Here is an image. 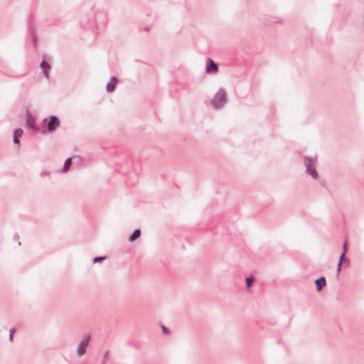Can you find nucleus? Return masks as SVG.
<instances>
[{"label":"nucleus","instance_id":"1","mask_svg":"<svg viewBox=\"0 0 364 364\" xmlns=\"http://www.w3.org/2000/svg\"><path fill=\"white\" fill-rule=\"evenodd\" d=\"M90 341L91 336L90 335H85L77 343L75 350V355L77 358H80L87 353Z\"/></svg>","mask_w":364,"mask_h":364},{"label":"nucleus","instance_id":"3","mask_svg":"<svg viewBox=\"0 0 364 364\" xmlns=\"http://www.w3.org/2000/svg\"><path fill=\"white\" fill-rule=\"evenodd\" d=\"M304 163L306 174L311 176L314 180H317L318 178V174L316 169L317 164L316 158L305 156Z\"/></svg>","mask_w":364,"mask_h":364},{"label":"nucleus","instance_id":"9","mask_svg":"<svg viewBox=\"0 0 364 364\" xmlns=\"http://www.w3.org/2000/svg\"><path fill=\"white\" fill-rule=\"evenodd\" d=\"M23 132L21 129H17L14 132V143L17 144L20 141V138L21 137Z\"/></svg>","mask_w":364,"mask_h":364},{"label":"nucleus","instance_id":"12","mask_svg":"<svg viewBox=\"0 0 364 364\" xmlns=\"http://www.w3.org/2000/svg\"><path fill=\"white\" fill-rule=\"evenodd\" d=\"M27 124L33 131H36V126H35V120L31 117H30L28 119Z\"/></svg>","mask_w":364,"mask_h":364},{"label":"nucleus","instance_id":"15","mask_svg":"<svg viewBox=\"0 0 364 364\" xmlns=\"http://www.w3.org/2000/svg\"><path fill=\"white\" fill-rule=\"evenodd\" d=\"M342 264H341V262H338L337 269H336V277L337 278H339L340 272L341 270Z\"/></svg>","mask_w":364,"mask_h":364},{"label":"nucleus","instance_id":"5","mask_svg":"<svg viewBox=\"0 0 364 364\" xmlns=\"http://www.w3.org/2000/svg\"><path fill=\"white\" fill-rule=\"evenodd\" d=\"M218 70V64L215 63L210 58H207L205 72L208 74H215Z\"/></svg>","mask_w":364,"mask_h":364},{"label":"nucleus","instance_id":"8","mask_svg":"<svg viewBox=\"0 0 364 364\" xmlns=\"http://www.w3.org/2000/svg\"><path fill=\"white\" fill-rule=\"evenodd\" d=\"M316 290L320 291L323 287L326 284V279L324 277H321L315 281Z\"/></svg>","mask_w":364,"mask_h":364},{"label":"nucleus","instance_id":"19","mask_svg":"<svg viewBox=\"0 0 364 364\" xmlns=\"http://www.w3.org/2000/svg\"><path fill=\"white\" fill-rule=\"evenodd\" d=\"M106 361H107V358H106V355H105L104 359L102 360V364H105Z\"/></svg>","mask_w":364,"mask_h":364},{"label":"nucleus","instance_id":"13","mask_svg":"<svg viewBox=\"0 0 364 364\" xmlns=\"http://www.w3.org/2000/svg\"><path fill=\"white\" fill-rule=\"evenodd\" d=\"M71 161H72L71 157H69L65 160L62 171L65 172L68 171V169L69 168V167L71 165Z\"/></svg>","mask_w":364,"mask_h":364},{"label":"nucleus","instance_id":"16","mask_svg":"<svg viewBox=\"0 0 364 364\" xmlns=\"http://www.w3.org/2000/svg\"><path fill=\"white\" fill-rule=\"evenodd\" d=\"M106 259V257H105V256L96 257H95V258L93 259V262H94V263H96V262H99V261H100V260H104V259Z\"/></svg>","mask_w":364,"mask_h":364},{"label":"nucleus","instance_id":"2","mask_svg":"<svg viewBox=\"0 0 364 364\" xmlns=\"http://www.w3.org/2000/svg\"><path fill=\"white\" fill-rule=\"evenodd\" d=\"M227 102V94L224 89H220L213 96L210 104L215 109L223 108Z\"/></svg>","mask_w":364,"mask_h":364},{"label":"nucleus","instance_id":"6","mask_svg":"<svg viewBox=\"0 0 364 364\" xmlns=\"http://www.w3.org/2000/svg\"><path fill=\"white\" fill-rule=\"evenodd\" d=\"M40 68L46 79H49V72L50 70V60L44 59L40 64Z\"/></svg>","mask_w":364,"mask_h":364},{"label":"nucleus","instance_id":"4","mask_svg":"<svg viewBox=\"0 0 364 364\" xmlns=\"http://www.w3.org/2000/svg\"><path fill=\"white\" fill-rule=\"evenodd\" d=\"M60 120L55 116L51 115L49 117L45 118L42 122V127L46 128L48 132H52L59 126Z\"/></svg>","mask_w":364,"mask_h":364},{"label":"nucleus","instance_id":"14","mask_svg":"<svg viewBox=\"0 0 364 364\" xmlns=\"http://www.w3.org/2000/svg\"><path fill=\"white\" fill-rule=\"evenodd\" d=\"M253 281H254V278L252 277L246 278V284H247V288H250L251 287Z\"/></svg>","mask_w":364,"mask_h":364},{"label":"nucleus","instance_id":"10","mask_svg":"<svg viewBox=\"0 0 364 364\" xmlns=\"http://www.w3.org/2000/svg\"><path fill=\"white\" fill-rule=\"evenodd\" d=\"M346 253V244L345 243L343 245V251L339 258V262H341V264H342V262H343L349 264V263H350L349 259L348 258L345 257Z\"/></svg>","mask_w":364,"mask_h":364},{"label":"nucleus","instance_id":"18","mask_svg":"<svg viewBox=\"0 0 364 364\" xmlns=\"http://www.w3.org/2000/svg\"><path fill=\"white\" fill-rule=\"evenodd\" d=\"M162 330H163V332H164V333H166V334H167V333H170V331H169L168 328H166V326H162Z\"/></svg>","mask_w":364,"mask_h":364},{"label":"nucleus","instance_id":"17","mask_svg":"<svg viewBox=\"0 0 364 364\" xmlns=\"http://www.w3.org/2000/svg\"><path fill=\"white\" fill-rule=\"evenodd\" d=\"M14 331H15V330L14 328L10 330V335H9L10 341H12V339H13V336H14Z\"/></svg>","mask_w":364,"mask_h":364},{"label":"nucleus","instance_id":"7","mask_svg":"<svg viewBox=\"0 0 364 364\" xmlns=\"http://www.w3.org/2000/svg\"><path fill=\"white\" fill-rule=\"evenodd\" d=\"M117 80L114 77H112L109 82L106 85V90L107 92H112L114 89Z\"/></svg>","mask_w":364,"mask_h":364},{"label":"nucleus","instance_id":"11","mask_svg":"<svg viewBox=\"0 0 364 364\" xmlns=\"http://www.w3.org/2000/svg\"><path fill=\"white\" fill-rule=\"evenodd\" d=\"M140 235H141V231L139 230H135L129 239V242L134 241L138 237H139Z\"/></svg>","mask_w":364,"mask_h":364}]
</instances>
